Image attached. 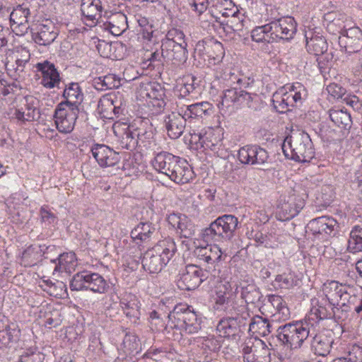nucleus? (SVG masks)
I'll return each instance as SVG.
<instances>
[{"label": "nucleus", "mask_w": 362, "mask_h": 362, "mask_svg": "<svg viewBox=\"0 0 362 362\" xmlns=\"http://www.w3.org/2000/svg\"><path fill=\"white\" fill-rule=\"evenodd\" d=\"M324 291L327 300L317 298L311 299V308L309 313L304 320V322L308 324L311 331L315 333L317 331V327L320 321L324 320H331L328 325L332 329L338 325L337 312L339 308L337 307L339 304V282L332 281L325 284Z\"/></svg>", "instance_id": "nucleus-1"}, {"label": "nucleus", "mask_w": 362, "mask_h": 362, "mask_svg": "<svg viewBox=\"0 0 362 362\" xmlns=\"http://www.w3.org/2000/svg\"><path fill=\"white\" fill-rule=\"evenodd\" d=\"M177 247L174 240L167 238L148 250L142 257L143 268L149 273H158L175 255Z\"/></svg>", "instance_id": "nucleus-2"}, {"label": "nucleus", "mask_w": 362, "mask_h": 362, "mask_svg": "<svg viewBox=\"0 0 362 362\" xmlns=\"http://www.w3.org/2000/svg\"><path fill=\"white\" fill-rule=\"evenodd\" d=\"M284 156L296 162H309L315 156L313 142L308 134L302 131H293L282 144Z\"/></svg>", "instance_id": "nucleus-3"}, {"label": "nucleus", "mask_w": 362, "mask_h": 362, "mask_svg": "<svg viewBox=\"0 0 362 362\" xmlns=\"http://www.w3.org/2000/svg\"><path fill=\"white\" fill-rule=\"evenodd\" d=\"M238 224V218L233 215L220 216L202 230L201 238L206 243L230 240L235 235Z\"/></svg>", "instance_id": "nucleus-4"}, {"label": "nucleus", "mask_w": 362, "mask_h": 362, "mask_svg": "<svg viewBox=\"0 0 362 362\" xmlns=\"http://www.w3.org/2000/svg\"><path fill=\"white\" fill-rule=\"evenodd\" d=\"M306 97L307 90L301 83L286 84L273 94L272 103L277 112L285 113L302 104Z\"/></svg>", "instance_id": "nucleus-5"}, {"label": "nucleus", "mask_w": 362, "mask_h": 362, "mask_svg": "<svg viewBox=\"0 0 362 362\" xmlns=\"http://www.w3.org/2000/svg\"><path fill=\"white\" fill-rule=\"evenodd\" d=\"M313 332L303 322L287 323L276 330V337L282 345L290 349H298L303 341L312 337Z\"/></svg>", "instance_id": "nucleus-6"}, {"label": "nucleus", "mask_w": 362, "mask_h": 362, "mask_svg": "<svg viewBox=\"0 0 362 362\" xmlns=\"http://www.w3.org/2000/svg\"><path fill=\"white\" fill-rule=\"evenodd\" d=\"M72 291L90 290L103 294L110 289V285L105 278L98 273L83 270L74 275L70 281Z\"/></svg>", "instance_id": "nucleus-7"}, {"label": "nucleus", "mask_w": 362, "mask_h": 362, "mask_svg": "<svg viewBox=\"0 0 362 362\" xmlns=\"http://www.w3.org/2000/svg\"><path fill=\"white\" fill-rule=\"evenodd\" d=\"M40 101L33 95L23 97L20 104L11 110L10 118L19 124L37 121L40 118Z\"/></svg>", "instance_id": "nucleus-8"}, {"label": "nucleus", "mask_w": 362, "mask_h": 362, "mask_svg": "<svg viewBox=\"0 0 362 362\" xmlns=\"http://www.w3.org/2000/svg\"><path fill=\"white\" fill-rule=\"evenodd\" d=\"M189 142L197 149H209L216 151L221 146V138L218 130L211 127L204 128L200 131L189 132Z\"/></svg>", "instance_id": "nucleus-9"}, {"label": "nucleus", "mask_w": 362, "mask_h": 362, "mask_svg": "<svg viewBox=\"0 0 362 362\" xmlns=\"http://www.w3.org/2000/svg\"><path fill=\"white\" fill-rule=\"evenodd\" d=\"M269 36L272 42L281 40H289L293 38L296 33V22L291 16H284L273 18L268 23Z\"/></svg>", "instance_id": "nucleus-10"}, {"label": "nucleus", "mask_w": 362, "mask_h": 362, "mask_svg": "<svg viewBox=\"0 0 362 362\" xmlns=\"http://www.w3.org/2000/svg\"><path fill=\"white\" fill-rule=\"evenodd\" d=\"M208 278L207 271L203 270L195 264H188L180 271L177 284L181 290L191 291L197 288Z\"/></svg>", "instance_id": "nucleus-11"}, {"label": "nucleus", "mask_w": 362, "mask_h": 362, "mask_svg": "<svg viewBox=\"0 0 362 362\" xmlns=\"http://www.w3.org/2000/svg\"><path fill=\"white\" fill-rule=\"evenodd\" d=\"M79 108L70 107L66 103H59L54 111V122L58 131L67 134L72 132L78 118Z\"/></svg>", "instance_id": "nucleus-12"}, {"label": "nucleus", "mask_w": 362, "mask_h": 362, "mask_svg": "<svg viewBox=\"0 0 362 362\" xmlns=\"http://www.w3.org/2000/svg\"><path fill=\"white\" fill-rule=\"evenodd\" d=\"M37 76L40 78V84L47 89L57 88L61 76L55 65L48 60H43L35 65Z\"/></svg>", "instance_id": "nucleus-13"}, {"label": "nucleus", "mask_w": 362, "mask_h": 362, "mask_svg": "<svg viewBox=\"0 0 362 362\" xmlns=\"http://www.w3.org/2000/svg\"><path fill=\"white\" fill-rule=\"evenodd\" d=\"M161 120L168 136L171 139H177L182 135L187 119L180 112V107L177 112H171L163 115Z\"/></svg>", "instance_id": "nucleus-14"}, {"label": "nucleus", "mask_w": 362, "mask_h": 362, "mask_svg": "<svg viewBox=\"0 0 362 362\" xmlns=\"http://www.w3.org/2000/svg\"><path fill=\"white\" fill-rule=\"evenodd\" d=\"M30 10L25 4L16 6L10 13L11 28L17 35H24L30 28Z\"/></svg>", "instance_id": "nucleus-15"}, {"label": "nucleus", "mask_w": 362, "mask_h": 362, "mask_svg": "<svg viewBox=\"0 0 362 362\" xmlns=\"http://www.w3.org/2000/svg\"><path fill=\"white\" fill-rule=\"evenodd\" d=\"M240 162L245 165H258L267 162V151L258 145H245L241 147L238 153Z\"/></svg>", "instance_id": "nucleus-16"}, {"label": "nucleus", "mask_w": 362, "mask_h": 362, "mask_svg": "<svg viewBox=\"0 0 362 362\" xmlns=\"http://www.w3.org/2000/svg\"><path fill=\"white\" fill-rule=\"evenodd\" d=\"M244 360L246 362H270L271 352L264 342L255 339L254 342H247L243 349Z\"/></svg>", "instance_id": "nucleus-17"}, {"label": "nucleus", "mask_w": 362, "mask_h": 362, "mask_svg": "<svg viewBox=\"0 0 362 362\" xmlns=\"http://www.w3.org/2000/svg\"><path fill=\"white\" fill-rule=\"evenodd\" d=\"M98 107L102 113L108 115L109 112H112L115 117H118L119 115H124L126 102L122 95L119 93L109 94L100 99Z\"/></svg>", "instance_id": "nucleus-18"}, {"label": "nucleus", "mask_w": 362, "mask_h": 362, "mask_svg": "<svg viewBox=\"0 0 362 362\" xmlns=\"http://www.w3.org/2000/svg\"><path fill=\"white\" fill-rule=\"evenodd\" d=\"M304 206L303 201L294 194L288 199L281 200L278 206L277 216L279 220H290L297 216Z\"/></svg>", "instance_id": "nucleus-19"}, {"label": "nucleus", "mask_w": 362, "mask_h": 362, "mask_svg": "<svg viewBox=\"0 0 362 362\" xmlns=\"http://www.w3.org/2000/svg\"><path fill=\"white\" fill-rule=\"evenodd\" d=\"M91 153L99 165L102 168L114 166L119 163V153L107 146L97 144L91 148Z\"/></svg>", "instance_id": "nucleus-20"}, {"label": "nucleus", "mask_w": 362, "mask_h": 362, "mask_svg": "<svg viewBox=\"0 0 362 362\" xmlns=\"http://www.w3.org/2000/svg\"><path fill=\"white\" fill-rule=\"evenodd\" d=\"M58 35V30L54 25L48 20L38 25L36 31L33 33V39L35 43L42 46L51 45Z\"/></svg>", "instance_id": "nucleus-21"}, {"label": "nucleus", "mask_w": 362, "mask_h": 362, "mask_svg": "<svg viewBox=\"0 0 362 362\" xmlns=\"http://www.w3.org/2000/svg\"><path fill=\"white\" fill-rule=\"evenodd\" d=\"M187 44H175L171 41L162 42L161 54L168 60L175 61V64L184 62L187 59Z\"/></svg>", "instance_id": "nucleus-22"}, {"label": "nucleus", "mask_w": 362, "mask_h": 362, "mask_svg": "<svg viewBox=\"0 0 362 362\" xmlns=\"http://www.w3.org/2000/svg\"><path fill=\"white\" fill-rule=\"evenodd\" d=\"M344 45L346 52H358L362 47V31L358 27H352L341 31V47Z\"/></svg>", "instance_id": "nucleus-23"}, {"label": "nucleus", "mask_w": 362, "mask_h": 362, "mask_svg": "<svg viewBox=\"0 0 362 362\" xmlns=\"http://www.w3.org/2000/svg\"><path fill=\"white\" fill-rule=\"evenodd\" d=\"M120 306L124 315L131 321L136 322L139 319L141 303L136 296L125 293L120 299Z\"/></svg>", "instance_id": "nucleus-24"}, {"label": "nucleus", "mask_w": 362, "mask_h": 362, "mask_svg": "<svg viewBox=\"0 0 362 362\" xmlns=\"http://www.w3.org/2000/svg\"><path fill=\"white\" fill-rule=\"evenodd\" d=\"M194 175V171L187 160L180 157L168 177L177 184H185L192 180Z\"/></svg>", "instance_id": "nucleus-25"}, {"label": "nucleus", "mask_w": 362, "mask_h": 362, "mask_svg": "<svg viewBox=\"0 0 362 362\" xmlns=\"http://www.w3.org/2000/svg\"><path fill=\"white\" fill-rule=\"evenodd\" d=\"M233 297H235V293L233 291L230 284L228 281L219 284L216 286L213 296L214 308L223 310Z\"/></svg>", "instance_id": "nucleus-26"}, {"label": "nucleus", "mask_w": 362, "mask_h": 362, "mask_svg": "<svg viewBox=\"0 0 362 362\" xmlns=\"http://www.w3.org/2000/svg\"><path fill=\"white\" fill-rule=\"evenodd\" d=\"M180 112L184 115L185 119L202 118L212 113L213 107L209 102L197 103L192 105L180 107Z\"/></svg>", "instance_id": "nucleus-27"}, {"label": "nucleus", "mask_w": 362, "mask_h": 362, "mask_svg": "<svg viewBox=\"0 0 362 362\" xmlns=\"http://www.w3.org/2000/svg\"><path fill=\"white\" fill-rule=\"evenodd\" d=\"M180 157L175 156L166 151H161L155 156L153 161V168L163 174L168 175L172 169L175 168Z\"/></svg>", "instance_id": "nucleus-28"}, {"label": "nucleus", "mask_w": 362, "mask_h": 362, "mask_svg": "<svg viewBox=\"0 0 362 362\" xmlns=\"http://www.w3.org/2000/svg\"><path fill=\"white\" fill-rule=\"evenodd\" d=\"M169 222L180 230L182 237L189 238L195 233L194 223L185 215L172 214L169 216Z\"/></svg>", "instance_id": "nucleus-29"}, {"label": "nucleus", "mask_w": 362, "mask_h": 362, "mask_svg": "<svg viewBox=\"0 0 362 362\" xmlns=\"http://www.w3.org/2000/svg\"><path fill=\"white\" fill-rule=\"evenodd\" d=\"M305 38L306 48L310 54L319 57L327 52V43L322 36L309 32L306 33Z\"/></svg>", "instance_id": "nucleus-30"}, {"label": "nucleus", "mask_w": 362, "mask_h": 362, "mask_svg": "<svg viewBox=\"0 0 362 362\" xmlns=\"http://www.w3.org/2000/svg\"><path fill=\"white\" fill-rule=\"evenodd\" d=\"M63 96L66 98V101L60 103H66L72 107L74 106L78 107L83 100V93L78 83L72 82L66 85L63 92Z\"/></svg>", "instance_id": "nucleus-31"}, {"label": "nucleus", "mask_w": 362, "mask_h": 362, "mask_svg": "<svg viewBox=\"0 0 362 362\" xmlns=\"http://www.w3.org/2000/svg\"><path fill=\"white\" fill-rule=\"evenodd\" d=\"M242 87H224L223 93L221 96V100L218 103V107L221 110L228 108L231 106L238 107L240 100Z\"/></svg>", "instance_id": "nucleus-32"}, {"label": "nucleus", "mask_w": 362, "mask_h": 362, "mask_svg": "<svg viewBox=\"0 0 362 362\" xmlns=\"http://www.w3.org/2000/svg\"><path fill=\"white\" fill-rule=\"evenodd\" d=\"M81 10L86 20L98 21L101 17V2L100 0H82Z\"/></svg>", "instance_id": "nucleus-33"}, {"label": "nucleus", "mask_w": 362, "mask_h": 362, "mask_svg": "<svg viewBox=\"0 0 362 362\" xmlns=\"http://www.w3.org/2000/svg\"><path fill=\"white\" fill-rule=\"evenodd\" d=\"M216 331L221 337L235 336L239 332V325L237 317L223 318L216 326Z\"/></svg>", "instance_id": "nucleus-34"}, {"label": "nucleus", "mask_w": 362, "mask_h": 362, "mask_svg": "<svg viewBox=\"0 0 362 362\" xmlns=\"http://www.w3.org/2000/svg\"><path fill=\"white\" fill-rule=\"evenodd\" d=\"M189 306L185 304H179L168 315V325L172 328L182 330L185 313L188 312Z\"/></svg>", "instance_id": "nucleus-35"}, {"label": "nucleus", "mask_w": 362, "mask_h": 362, "mask_svg": "<svg viewBox=\"0 0 362 362\" xmlns=\"http://www.w3.org/2000/svg\"><path fill=\"white\" fill-rule=\"evenodd\" d=\"M311 337H313L311 346L316 354L324 356L329 353L333 344V339L331 337L317 334V331H315V334Z\"/></svg>", "instance_id": "nucleus-36"}, {"label": "nucleus", "mask_w": 362, "mask_h": 362, "mask_svg": "<svg viewBox=\"0 0 362 362\" xmlns=\"http://www.w3.org/2000/svg\"><path fill=\"white\" fill-rule=\"evenodd\" d=\"M268 300L276 310L273 317L276 320L285 321L290 317V310L281 296L269 295Z\"/></svg>", "instance_id": "nucleus-37"}, {"label": "nucleus", "mask_w": 362, "mask_h": 362, "mask_svg": "<svg viewBox=\"0 0 362 362\" xmlns=\"http://www.w3.org/2000/svg\"><path fill=\"white\" fill-rule=\"evenodd\" d=\"M93 86L98 90L118 88L121 85V78L115 74H107L96 77L93 80Z\"/></svg>", "instance_id": "nucleus-38"}, {"label": "nucleus", "mask_w": 362, "mask_h": 362, "mask_svg": "<svg viewBox=\"0 0 362 362\" xmlns=\"http://www.w3.org/2000/svg\"><path fill=\"white\" fill-rule=\"evenodd\" d=\"M197 47H203L208 56L216 60L222 59L225 54L223 45L213 38L199 42Z\"/></svg>", "instance_id": "nucleus-39"}, {"label": "nucleus", "mask_w": 362, "mask_h": 362, "mask_svg": "<svg viewBox=\"0 0 362 362\" xmlns=\"http://www.w3.org/2000/svg\"><path fill=\"white\" fill-rule=\"evenodd\" d=\"M349 304L346 305L344 302L341 305V319L346 321L349 318V322H356L359 318L362 319V299L360 304L354 305L351 301L348 300Z\"/></svg>", "instance_id": "nucleus-40"}, {"label": "nucleus", "mask_w": 362, "mask_h": 362, "mask_svg": "<svg viewBox=\"0 0 362 362\" xmlns=\"http://www.w3.org/2000/svg\"><path fill=\"white\" fill-rule=\"evenodd\" d=\"M240 287L241 299L246 304H254L259 301L262 297L259 289L254 284L243 282L240 284Z\"/></svg>", "instance_id": "nucleus-41"}, {"label": "nucleus", "mask_w": 362, "mask_h": 362, "mask_svg": "<svg viewBox=\"0 0 362 362\" xmlns=\"http://www.w3.org/2000/svg\"><path fill=\"white\" fill-rule=\"evenodd\" d=\"M155 228L150 223H140L131 232V237L134 241L140 243L148 242L151 240Z\"/></svg>", "instance_id": "nucleus-42"}, {"label": "nucleus", "mask_w": 362, "mask_h": 362, "mask_svg": "<svg viewBox=\"0 0 362 362\" xmlns=\"http://www.w3.org/2000/svg\"><path fill=\"white\" fill-rule=\"evenodd\" d=\"M107 26L113 35L119 36L127 28V16L122 13H115L110 17Z\"/></svg>", "instance_id": "nucleus-43"}, {"label": "nucleus", "mask_w": 362, "mask_h": 362, "mask_svg": "<svg viewBox=\"0 0 362 362\" xmlns=\"http://www.w3.org/2000/svg\"><path fill=\"white\" fill-rule=\"evenodd\" d=\"M42 250L39 245H30L23 252L21 264L25 267L35 265L42 257Z\"/></svg>", "instance_id": "nucleus-44"}, {"label": "nucleus", "mask_w": 362, "mask_h": 362, "mask_svg": "<svg viewBox=\"0 0 362 362\" xmlns=\"http://www.w3.org/2000/svg\"><path fill=\"white\" fill-rule=\"evenodd\" d=\"M272 325L267 318L255 316L250 323L249 330L260 336H267L271 332Z\"/></svg>", "instance_id": "nucleus-45"}, {"label": "nucleus", "mask_w": 362, "mask_h": 362, "mask_svg": "<svg viewBox=\"0 0 362 362\" xmlns=\"http://www.w3.org/2000/svg\"><path fill=\"white\" fill-rule=\"evenodd\" d=\"M216 243L211 244L200 250V252H202L200 255L202 257V259L208 264L217 263L221 260L223 252Z\"/></svg>", "instance_id": "nucleus-46"}, {"label": "nucleus", "mask_w": 362, "mask_h": 362, "mask_svg": "<svg viewBox=\"0 0 362 362\" xmlns=\"http://www.w3.org/2000/svg\"><path fill=\"white\" fill-rule=\"evenodd\" d=\"M341 362H362V347L356 344L348 345L343 349Z\"/></svg>", "instance_id": "nucleus-47"}, {"label": "nucleus", "mask_w": 362, "mask_h": 362, "mask_svg": "<svg viewBox=\"0 0 362 362\" xmlns=\"http://www.w3.org/2000/svg\"><path fill=\"white\" fill-rule=\"evenodd\" d=\"M184 323L182 331H185L187 334H194L201 329V319L198 317L195 312L189 309L188 312L185 313Z\"/></svg>", "instance_id": "nucleus-48"}, {"label": "nucleus", "mask_w": 362, "mask_h": 362, "mask_svg": "<svg viewBox=\"0 0 362 362\" xmlns=\"http://www.w3.org/2000/svg\"><path fill=\"white\" fill-rule=\"evenodd\" d=\"M223 310L230 315H241L243 318H246V316L249 315L247 311L246 303L242 299L236 300L235 297H233L230 300Z\"/></svg>", "instance_id": "nucleus-49"}, {"label": "nucleus", "mask_w": 362, "mask_h": 362, "mask_svg": "<svg viewBox=\"0 0 362 362\" xmlns=\"http://www.w3.org/2000/svg\"><path fill=\"white\" fill-rule=\"evenodd\" d=\"M225 87H247L254 82L250 78H242L231 71L224 73Z\"/></svg>", "instance_id": "nucleus-50"}, {"label": "nucleus", "mask_w": 362, "mask_h": 362, "mask_svg": "<svg viewBox=\"0 0 362 362\" xmlns=\"http://www.w3.org/2000/svg\"><path fill=\"white\" fill-rule=\"evenodd\" d=\"M20 335V330L15 325H7L4 329L0 330L1 344L8 346L11 342L17 341Z\"/></svg>", "instance_id": "nucleus-51"}, {"label": "nucleus", "mask_w": 362, "mask_h": 362, "mask_svg": "<svg viewBox=\"0 0 362 362\" xmlns=\"http://www.w3.org/2000/svg\"><path fill=\"white\" fill-rule=\"evenodd\" d=\"M96 47L101 57L104 58H117V56L114 54L113 51L115 52L117 49L122 48V44L100 41Z\"/></svg>", "instance_id": "nucleus-52"}, {"label": "nucleus", "mask_w": 362, "mask_h": 362, "mask_svg": "<svg viewBox=\"0 0 362 362\" xmlns=\"http://www.w3.org/2000/svg\"><path fill=\"white\" fill-rule=\"evenodd\" d=\"M122 349L126 354L138 353L140 349V343L137 337L132 333L126 334L122 344Z\"/></svg>", "instance_id": "nucleus-53"}, {"label": "nucleus", "mask_w": 362, "mask_h": 362, "mask_svg": "<svg viewBox=\"0 0 362 362\" xmlns=\"http://www.w3.org/2000/svg\"><path fill=\"white\" fill-rule=\"evenodd\" d=\"M137 129L132 130L128 128L122 135L121 144L127 150H133L139 145Z\"/></svg>", "instance_id": "nucleus-54"}, {"label": "nucleus", "mask_w": 362, "mask_h": 362, "mask_svg": "<svg viewBox=\"0 0 362 362\" xmlns=\"http://www.w3.org/2000/svg\"><path fill=\"white\" fill-rule=\"evenodd\" d=\"M58 264L56 265L54 272H63L70 270L74 265L75 254L72 252H66L60 255L57 259Z\"/></svg>", "instance_id": "nucleus-55"}, {"label": "nucleus", "mask_w": 362, "mask_h": 362, "mask_svg": "<svg viewBox=\"0 0 362 362\" xmlns=\"http://www.w3.org/2000/svg\"><path fill=\"white\" fill-rule=\"evenodd\" d=\"M216 7L224 17L233 16L238 13V8L231 0H216Z\"/></svg>", "instance_id": "nucleus-56"}, {"label": "nucleus", "mask_w": 362, "mask_h": 362, "mask_svg": "<svg viewBox=\"0 0 362 362\" xmlns=\"http://www.w3.org/2000/svg\"><path fill=\"white\" fill-rule=\"evenodd\" d=\"M269 28L268 23L255 27L251 32V37L253 41L257 42H266L267 43H272V40L269 36Z\"/></svg>", "instance_id": "nucleus-57"}, {"label": "nucleus", "mask_w": 362, "mask_h": 362, "mask_svg": "<svg viewBox=\"0 0 362 362\" xmlns=\"http://www.w3.org/2000/svg\"><path fill=\"white\" fill-rule=\"evenodd\" d=\"M138 24L141 28L140 32L144 39L150 40L154 32V27L152 21L144 16H139Z\"/></svg>", "instance_id": "nucleus-58"}, {"label": "nucleus", "mask_w": 362, "mask_h": 362, "mask_svg": "<svg viewBox=\"0 0 362 362\" xmlns=\"http://www.w3.org/2000/svg\"><path fill=\"white\" fill-rule=\"evenodd\" d=\"M197 89H199V81L194 76H190L186 78V81L180 88V94L186 96L189 94L198 93Z\"/></svg>", "instance_id": "nucleus-59"}, {"label": "nucleus", "mask_w": 362, "mask_h": 362, "mask_svg": "<svg viewBox=\"0 0 362 362\" xmlns=\"http://www.w3.org/2000/svg\"><path fill=\"white\" fill-rule=\"evenodd\" d=\"M275 281L281 288H291L297 284V280L291 273L276 275Z\"/></svg>", "instance_id": "nucleus-60"}, {"label": "nucleus", "mask_w": 362, "mask_h": 362, "mask_svg": "<svg viewBox=\"0 0 362 362\" xmlns=\"http://www.w3.org/2000/svg\"><path fill=\"white\" fill-rule=\"evenodd\" d=\"M349 244L353 245L354 252L362 251V228L356 226L350 234Z\"/></svg>", "instance_id": "nucleus-61"}, {"label": "nucleus", "mask_w": 362, "mask_h": 362, "mask_svg": "<svg viewBox=\"0 0 362 362\" xmlns=\"http://www.w3.org/2000/svg\"><path fill=\"white\" fill-rule=\"evenodd\" d=\"M258 96L255 93H250L242 89L238 107H247L254 108Z\"/></svg>", "instance_id": "nucleus-62"}, {"label": "nucleus", "mask_w": 362, "mask_h": 362, "mask_svg": "<svg viewBox=\"0 0 362 362\" xmlns=\"http://www.w3.org/2000/svg\"><path fill=\"white\" fill-rule=\"evenodd\" d=\"M44 355L40 351L28 349L21 356L17 362H42Z\"/></svg>", "instance_id": "nucleus-63"}, {"label": "nucleus", "mask_w": 362, "mask_h": 362, "mask_svg": "<svg viewBox=\"0 0 362 362\" xmlns=\"http://www.w3.org/2000/svg\"><path fill=\"white\" fill-rule=\"evenodd\" d=\"M230 17L226 23V28L234 31L242 30L244 27V15L238 11L237 14Z\"/></svg>", "instance_id": "nucleus-64"}]
</instances>
